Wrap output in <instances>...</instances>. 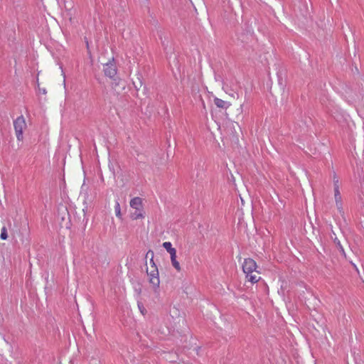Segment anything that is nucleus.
I'll list each match as a JSON object with an SVG mask.
<instances>
[{"label":"nucleus","mask_w":364,"mask_h":364,"mask_svg":"<svg viewBox=\"0 0 364 364\" xmlns=\"http://www.w3.org/2000/svg\"><path fill=\"white\" fill-rule=\"evenodd\" d=\"M168 253L170 255V259L172 266L178 272H180L181 271V267L180 265V263L177 260L176 250L174 249L173 250L169 252Z\"/></svg>","instance_id":"nucleus-6"},{"label":"nucleus","mask_w":364,"mask_h":364,"mask_svg":"<svg viewBox=\"0 0 364 364\" xmlns=\"http://www.w3.org/2000/svg\"><path fill=\"white\" fill-rule=\"evenodd\" d=\"M103 71L106 76L114 78L117 75V68L114 63L109 62L104 65Z\"/></svg>","instance_id":"nucleus-5"},{"label":"nucleus","mask_w":364,"mask_h":364,"mask_svg":"<svg viewBox=\"0 0 364 364\" xmlns=\"http://www.w3.org/2000/svg\"><path fill=\"white\" fill-rule=\"evenodd\" d=\"M242 269L246 279L252 284H255L261 279L260 271L257 262L252 258H245L242 264Z\"/></svg>","instance_id":"nucleus-1"},{"label":"nucleus","mask_w":364,"mask_h":364,"mask_svg":"<svg viewBox=\"0 0 364 364\" xmlns=\"http://www.w3.org/2000/svg\"><path fill=\"white\" fill-rule=\"evenodd\" d=\"M42 92H43V94H46V90H42Z\"/></svg>","instance_id":"nucleus-14"},{"label":"nucleus","mask_w":364,"mask_h":364,"mask_svg":"<svg viewBox=\"0 0 364 364\" xmlns=\"http://www.w3.org/2000/svg\"><path fill=\"white\" fill-rule=\"evenodd\" d=\"M115 215L118 218H122L121 208L119 202H116L114 205Z\"/></svg>","instance_id":"nucleus-10"},{"label":"nucleus","mask_w":364,"mask_h":364,"mask_svg":"<svg viewBox=\"0 0 364 364\" xmlns=\"http://www.w3.org/2000/svg\"><path fill=\"white\" fill-rule=\"evenodd\" d=\"M144 211L143 208L139 210H134L133 213H131V218L133 220H136L139 219H143L144 218Z\"/></svg>","instance_id":"nucleus-9"},{"label":"nucleus","mask_w":364,"mask_h":364,"mask_svg":"<svg viewBox=\"0 0 364 364\" xmlns=\"http://www.w3.org/2000/svg\"><path fill=\"white\" fill-rule=\"evenodd\" d=\"M154 255L152 250H149L146 255V258H150L149 266L146 267V274L149 283L153 286L154 290H157L160 286V279L158 267L154 261Z\"/></svg>","instance_id":"nucleus-2"},{"label":"nucleus","mask_w":364,"mask_h":364,"mask_svg":"<svg viewBox=\"0 0 364 364\" xmlns=\"http://www.w3.org/2000/svg\"><path fill=\"white\" fill-rule=\"evenodd\" d=\"M162 245L168 252L175 249L174 247H172V244L171 242H164Z\"/></svg>","instance_id":"nucleus-11"},{"label":"nucleus","mask_w":364,"mask_h":364,"mask_svg":"<svg viewBox=\"0 0 364 364\" xmlns=\"http://www.w3.org/2000/svg\"><path fill=\"white\" fill-rule=\"evenodd\" d=\"M130 207L134 210H139L143 208V201L139 197H134L131 199L129 203Z\"/></svg>","instance_id":"nucleus-7"},{"label":"nucleus","mask_w":364,"mask_h":364,"mask_svg":"<svg viewBox=\"0 0 364 364\" xmlns=\"http://www.w3.org/2000/svg\"><path fill=\"white\" fill-rule=\"evenodd\" d=\"M334 186V199L336 202V208L340 213H343V203H342V197L339 190V181L338 180H335L333 182Z\"/></svg>","instance_id":"nucleus-4"},{"label":"nucleus","mask_w":364,"mask_h":364,"mask_svg":"<svg viewBox=\"0 0 364 364\" xmlns=\"http://www.w3.org/2000/svg\"><path fill=\"white\" fill-rule=\"evenodd\" d=\"M214 104L216 105L217 107L221 109H228L230 106V104L228 102H226L218 97H215L214 99Z\"/></svg>","instance_id":"nucleus-8"},{"label":"nucleus","mask_w":364,"mask_h":364,"mask_svg":"<svg viewBox=\"0 0 364 364\" xmlns=\"http://www.w3.org/2000/svg\"><path fill=\"white\" fill-rule=\"evenodd\" d=\"M86 46H87V48L89 49V43L87 41H86Z\"/></svg>","instance_id":"nucleus-13"},{"label":"nucleus","mask_w":364,"mask_h":364,"mask_svg":"<svg viewBox=\"0 0 364 364\" xmlns=\"http://www.w3.org/2000/svg\"><path fill=\"white\" fill-rule=\"evenodd\" d=\"M15 134L18 141L23 140V132L27 128L26 119L23 116L18 117L14 122Z\"/></svg>","instance_id":"nucleus-3"},{"label":"nucleus","mask_w":364,"mask_h":364,"mask_svg":"<svg viewBox=\"0 0 364 364\" xmlns=\"http://www.w3.org/2000/svg\"><path fill=\"white\" fill-rule=\"evenodd\" d=\"M0 238L3 240H5L8 238L7 230H6V227H3L1 228Z\"/></svg>","instance_id":"nucleus-12"}]
</instances>
